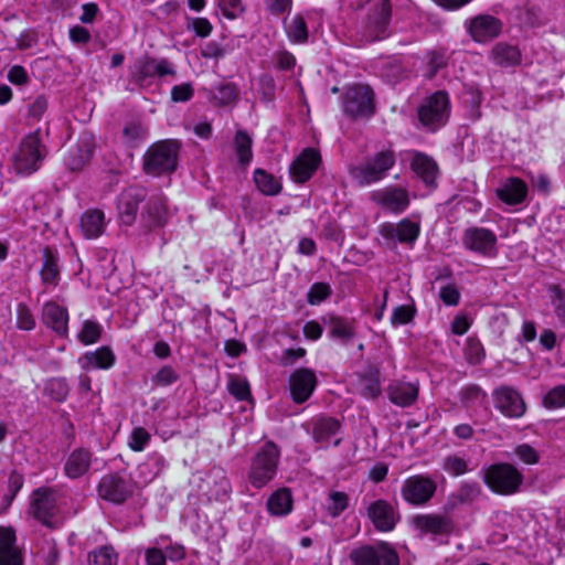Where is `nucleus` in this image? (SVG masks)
Listing matches in <instances>:
<instances>
[{
  "instance_id": "nucleus-40",
  "label": "nucleus",
  "mask_w": 565,
  "mask_h": 565,
  "mask_svg": "<svg viewBox=\"0 0 565 565\" xmlns=\"http://www.w3.org/2000/svg\"><path fill=\"white\" fill-rule=\"evenodd\" d=\"M349 501L345 492L331 491L327 498L326 511L331 518H338L348 509Z\"/></svg>"
},
{
  "instance_id": "nucleus-58",
  "label": "nucleus",
  "mask_w": 565,
  "mask_h": 565,
  "mask_svg": "<svg viewBox=\"0 0 565 565\" xmlns=\"http://www.w3.org/2000/svg\"><path fill=\"white\" fill-rule=\"evenodd\" d=\"M49 102L45 95H38L28 105V116L33 120H41L46 113Z\"/></svg>"
},
{
  "instance_id": "nucleus-14",
  "label": "nucleus",
  "mask_w": 565,
  "mask_h": 565,
  "mask_svg": "<svg viewBox=\"0 0 565 565\" xmlns=\"http://www.w3.org/2000/svg\"><path fill=\"white\" fill-rule=\"evenodd\" d=\"M498 238L489 228L472 226L463 231L462 245L466 249L482 255L494 257L498 253Z\"/></svg>"
},
{
  "instance_id": "nucleus-63",
  "label": "nucleus",
  "mask_w": 565,
  "mask_h": 565,
  "mask_svg": "<svg viewBox=\"0 0 565 565\" xmlns=\"http://www.w3.org/2000/svg\"><path fill=\"white\" fill-rule=\"evenodd\" d=\"M122 134L127 143L136 146V143L143 138L145 129L140 124L130 122L124 128Z\"/></svg>"
},
{
  "instance_id": "nucleus-50",
  "label": "nucleus",
  "mask_w": 565,
  "mask_h": 565,
  "mask_svg": "<svg viewBox=\"0 0 565 565\" xmlns=\"http://www.w3.org/2000/svg\"><path fill=\"white\" fill-rule=\"evenodd\" d=\"M416 315V308L414 305H403L394 308L391 317V323L393 327L407 324L413 321Z\"/></svg>"
},
{
  "instance_id": "nucleus-18",
  "label": "nucleus",
  "mask_w": 565,
  "mask_h": 565,
  "mask_svg": "<svg viewBox=\"0 0 565 565\" xmlns=\"http://www.w3.org/2000/svg\"><path fill=\"white\" fill-rule=\"evenodd\" d=\"M367 518L380 532L393 531L399 521L396 509L386 500L377 499L371 502L366 509Z\"/></svg>"
},
{
  "instance_id": "nucleus-64",
  "label": "nucleus",
  "mask_w": 565,
  "mask_h": 565,
  "mask_svg": "<svg viewBox=\"0 0 565 565\" xmlns=\"http://www.w3.org/2000/svg\"><path fill=\"white\" fill-rule=\"evenodd\" d=\"M0 565H23V556L17 544L0 553Z\"/></svg>"
},
{
  "instance_id": "nucleus-56",
  "label": "nucleus",
  "mask_w": 565,
  "mask_h": 565,
  "mask_svg": "<svg viewBox=\"0 0 565 565\" xmlns=\"http://www.w3.org/2000/svg\"><path fill=\"white\" fill-rule=\"evenodd\" d=\"M17 326L21 330L30 331L35 327V319L25 303H19L17 307Z\"/></svg>"
},
{
  "instance_id": "nucleus-62",
  "label": "nucleus",
  "mask_w": 565,
  "mask_h": 565,
  "mask_svg": "<svg viewBox=\"0 0 565 565\" xmlns=\"http://www.w3.org/2000/svg\"><path fill=\"white\" fill-rule=\"evenodd\" d=\"M179 380V374L169 365L161 367L153 377V382L160 386H168Z\"/></svg>"
},
{
  "instance_id": "nucleus-37",
  "label": "nucleus",
  "mask_w": 565,
  "mask_h": 565,
  "mask_svg": "<svg viewBox=\"0 0 565 565\" xmlns=\"http://www.w3.org/2000/svg\"><path fill=\"white\" fill-rule=\"evenodd\" d=\"M340 423L333 417H319L313 422L312 437L317 443H328L338 433Z\"/></svg>"
},
{
  "instance_id": "nucleus-32",
  "label": "nucleus",
  "mask_w": 565,
  "mask_h": 565,
  "mask_svg": "<svg viewBox=\"0 0 565 565\" xmlns=\"http://www.w3.org/2000/svg\"><path fill=\"white\" fill-rule=\"evenodd\" d=\"M42 268L40 271L42 282L56 286L60 280L58 253L56 249L45 246L42 250Z\"/></svg>"
},
{
  "instance_id": "nucleus-7",
  "label": "nucleus",
  "mask_w": 565,
  "mask_h": 565,
  "mask_svg": "<svg viewBox=\"0 0 565 565\" xmlns=\"http://www.w3.org/2000/svg\"><path fill=\"white\" fill-rule=\"evenodd\" d=\"M373 4L361 25V35L367 42L385 39L392 17L391 0H372Z\"/></svg>"
},
{
  "instance_id": "nucleus-26",
  "label": "nucleus",
  "mask_w": 565,
  "mask_h": 565,
  "mask_svg": "<svg viewBox=\"0 0 565 565\" xmlns=\"http://www.w3.org/2000/svg\"><path fill=\"white\" fill-rule=\"evenodd\" d=\"M43 323L52 329L58 337L68 334V311L55 301H47L42 310Z\"/></svg>"
},
{
  "instance_id": "nucleus-59",
  "label": "nucleus",
  "mask_w": 565,
  "mask_h": 565,
  "mask_svg": "<svg viewBox=\"0 0 565 565\" xmlns=\"http://www.w3.org/2000/svg\"><path fill=\"white\" fill-rule=\"evenodd\" d=\"M544 405L548 408L564 407L565 385H558L552 388L544 397Z\"/></svg>"
},
{
  "instance_id": "nucleus-8",
  "label": "nucleus",
  "mask_w": 565,
  "mask_h": 565,
  "mask_svg": "<svg viewBox=\"0 0 565 565\" xmlns=\"http://www.w3.org/2000/svg\"><path fill=\"white\" fill-rule=\"evenodd\" d=\"M484 483L495 493H515L523 482V475L510 463H493L484 471Z\"/></svg>"
},
{
  "instance_id": "nucleus-4",
  "label": "nucleus",
  "mask_w": 565,
  "mask_h": 565,
  "mask_svg": "<svg viewBox=\"0 0 565 565\" xmlns=\"http://www.w3.org/2000/svg\"><path fill=\"white\" fill-rule=\"evenodd\" d=\"M177 74L173 64L167 58H154L143 55L137 58L129 67V82L139 88H148L156 76L164 77Z\"/></svg>"
},
{
  "instance_id": "nucleus-35",
  "label": "nucleus",
  "mask_w": 565,
  "mask_h": 565,
  "mask_svg": "<svg viewBox=\"0 0 565 565\" xmlns=\"http://www.w3.org/2000/svg\"><path fill=\"white\" fill-rule=\"evenodd\" d=\"M491 60L501 67L515 66L521 62V52L515 45L500 42L492 47Z\"/></svg>"
},
{
  "instance_id": "nucleus-2",
  "label": "nucleus",
  "mask_w": 565,
  "mask_h": 565,
  "mask_svg": "<svg viewBox=\"0 0 565 565\" xmlns=\"http://www.w3.org/2000/svg\"><path fill=\"white\" fill-rule=\"evenodd\" d=\"M280 460V448L271 440L257 449L250 459L247 479L255 489L266 487L277 475Z\"/></svg>"
},
{
  "instance_id": "nucleus-34",
  "label": "nucleus",
  "mask_w": 565,
  "mask_h": 565,
  "mask_svg": "<svg viewBox=\"0 0 565 565\" xmlns=\"http://www.w3.org/2000/svg\"><path fill=\"white\" fill-rule=\"evenodd\" d=\"M294 499L290 489L279 488L267 500V509L271 515L285 516L292 511Z\"/></svg>"
},
{
  "instance_id": "nucleus-55",
  "label": "nucleus",
  "mask_w": 565,
  "mask_h": 565,
  "mask_svg": "<svg viewBox=\"0 0 565 565\" xmlns=\"http://www.w3.org/2000/svg\"><path fill=\"white\" fill-rule=\"evenodd\" d=\"M150 439V434L143 427H136L131 431L128 446L134 451H142Z\"/></svg>"
},
{
  "instance_id": "nucleus-21",
  "label": "nucleus",
  "mask_w": 565,
  "mask_h": 565,
  "mask_svg": "<svg viewBox=\"0 0 565 565\" xmlns=\"http://www.w3.org/2000/svg\"><path fill=\"white\" fill-rule=\"evenodd\" d=\"M420 226L409 218H403L397 224L383 223L380 226V234L385 238L401 244L413 245L418 238Z\"/></svg>"
},
{
  "instance_id": "nucleus-10",
  "label": "nucleus",
  "mask_w": 565,
  "mask_h": 565,
  "mask_svg": "<svg viewBox=\"0 0 565 565\" xmlns=\"http://www.w3.org/2000/svg\"><path fill=\"white\" fill-rule=\"evenodd\" d=\"M135 488L134 480L128 476L109 472L100 478L97 484V493L104 501L119 505L132 497Z\"/></svg>"
},
{
  "instance_id": "nucleus-53",
  "label": "nucleus",
  "mask_w": 565,
  "mask_h": 565,
  "mask_svg": "<svg viewBox=\"0 0 565 565\" xmlns=\"http://www.w3.org/2000/svg\"><path fill=\"white\" fill-rule=\"evenodd\" d=\"M186 22H188L186 29L192 30L195 33V35H198L200 38H207L213 31V25L206 18H203V17L190 18V17H188Z\"/></svg>"
},
{
  "instance_id": "nucleus-1",
  "label": "nucleus",
  "mask_w": 565,
  "mask_h": 565,
  "mask_svg": "<svg viewBox=\"0 0 565 565\" xmlns=\"http://www.w3.org/2000/svg\"><path fill=\"white\" fill-rule=\"evenodd\" d=\"M181 142L177 139H164L152 143L142 157V170L151 177L173 173L179 163Z\"/></svg>"
},
{
  "instance_id": "nucleus-39",
  "label": "nucleus",
  "mask_w": 565,
  "mask_h": 565,
  "mask_svg": "<svg viewBox=\"0 0 565 565\" xmlns=\"http://www.w3.org/2000/svg\"><path fill=\"white\" fill-rule=\"evenodd\" d=\"M234 145L239 163L243 166L248 164L253 158V140L249 135L244 130H238L235 135Z\"/></svg>"
},
{
  "instance_id": "nucleus-13",
  "label": "nucleus",
  "mask_w": 565,
  "mask_h": 565,
  "mask_svg": "<svg viewBox=\"0 0 565 565\" xmlns=\"http://www.w3.org/2000/svg\"><path fill=\"white\" fill-rule=\"evenodd\" d=\"M41 159L39 134H30L21 141L19 150L14 154V170L19 174H31L38 170Z\"/></svg>"
},
{
  "instance_id": "nucleus-45",
  "label": "nucleus",
  "mask_w": 565,
  "mask_h": 565,
  "mask_svg": "<svg viewBox=\"0 0 565 565\" xmlns=\"http://www.w3.org/2000/svg\"><path fill=\"white\" fill-rule=\"evenodd\" d=\"M239 90L234 83H223L218 85L214 93V99L221 106L233 104L238 98Z\"/></svg>"
},
{
  "instance_id": "nucleus-22",
  "label": "nucleus",
  "mask_w": 565,
  "mask_h": 565,
  "mask_svg": "<svg viewBox=\"0 0 565 565\" xmlns=\"http://www.w3.org/2000/svg\"><path fill=\"white\" fill-rule=\"evenodd\" d=\"M503 23L500 19L480 14L469 21L468 32L478 43H486L500 35Z\"/></svg>"
},
{
  "instance_id": "nucleus-43",
  "label": "nucleus",
  "mask_w": 565,
  "mask_h": 565,
  "mask_svg": "<svg viewBox=\"0 0 565 565\" xmlns=\"http://www.w3.org/2000/svg\"><path fill=\"white\" fill-rule=\"evenodd\" d=\"M88 363L99 369H109L115 363V354L108 347H102L95 352L86 354Z\"/></svg>"
},
{
  "instance_id": "nucleus-52",
  "label": "nucleus",
  "mask_w": 565,
  "mask_h": 565,
  "mask_svg": "<svg viewBox=\"0 0 565 565\" xmlns=\"http://www.w3.org/2000/svg\"><path fill=\"white\" fill-rule=\"evenodd\" d=\"M443 468L454 477L461 476L469 470L468 461L457 455L446 457Z\"/></svg>"
},
{
  "instance_id": "nucleus-44",
  "label": "nucleus",
  "mask_w": 565,
  "mask_h": 565,
  "mask_svg": "<svg viewBox=\"0 0 565 565\" xmlns=\"http://www.w3.org/2000/svg\"><path fill=\"white\" fill-rule=\"evenodd\" d=\"M102 326L93 320H85L77 338L81 343L88 345L96 343L102 335Z\"/></svg>"
},
{
  "instance_id": "nucleus-57",
  "label": "nucleus",
  "mask_w": 565,
  "mask_h": 565,
  "mask_svg": "<svg viewBox=\"0 0 565 565\" xmlns=\"http://www.w3.org/2000/svg\"><path fill=\"white\" fill-rule=\"evenodd\" d=\"M58 548L54 541H45L39 552L42 565H56L58 562Z\"/></svg>"
},
{
  "instance_id": "nucleus-38",
  "label": "nucleus",
  "mask_w": 565,
  "mask_h": 565,
  "mask_svg": "<svg viewBox=\"0 0 565 565\" xmlns=\"http://www.w3.org/2000/svg\"><path fill=\"white\" fill-rule=\"evenodd\" d=\"M254 181L259 189L266 195H276L281 190V184L273 174H269L263 169H256L254 172Z\"/></svg>"
},
{
  "instance_id": "nucleus-46",
  "label": "nucleus",
  "mask_w": 565,
  "mask_h": 565,
  "mask_svg": "<svg viewBox=\"0 0 565 565\" xmlns=\"http://www.w3.org/2000/svg\"><path fill=\"white\" fill-rule=\"evenodd\" d=\"M227 390L237 401L252 399L249 383L245 379L231 376L227 384Z\"/></svg>"
},
{
  "instance_id": "nucleus-12",
  "label": "nucleus",
  "mask_w": 565,
  "mask_h": 565,
  "mask_svg": "<svg viewBox=\"0 0 565 565\" xmlns=\"http://www.w3.org/2000/svg\"><path fill=\"white\" fill-rule=\"evenodd\" d=\"M436 490L437 483L429 476L415 475L403 482L401 494L411 505L422 507L431 500Z\"/></svg>"
},
{
  "instance_id": "nucleus-48",
  "label": "nucleus",
  "mask_w": 565,
  "mask_h": 565,
  "mask_svg": "<svg viewBox=\"0 0 565 565\" xmlns=\"http://www.w3.org/2000/svg\"><path fill=\"white\" fill-rule=\"evenodd\" d=\"M287 33L290 41L296 43H305L308 40V28L302 15L297 14L294 17Z\"/></svg>"
},
{
  "instance_id": "nucleus-42",
  "label": "nucleus",
  "mask_w": 565,
  "mask_h": 565,
  "mask_svg": "<svg viewBox=\"0 0 565 565\" xmlns=\"http://www.w3.org/2000/svg\"><path fill=\"white\" fill-rule=\"evenodd\" d=\"M44 392L56 402H64L70 394V386L65 379L54 377L46 382Z\"/></svg>"
},
{
  "instance_id": "nucleus-16",
  "label": "nucleus",
  "mask_w": 565,
  "mask_h": 565,
  "mask_svg": "<svg viewBox=\"0 0 565 565\" xmlns=\"http://www.w3.org/2000/svg\"><path fill=\"white\" fill-rule=\"evenodd\" d=\"M146 196V189L138 185L129 186L120 193L117 200V210L121 224L131 226L135 223L139 204L145 201Z\"/></svg>"
},
{
  "instance_id": "nucleus-51",
  "label": "nucleus",
  "mask_w": 565,
  "mask_h": 565,
  "mask_svg": "<svg viewBox=\"0 0 565 565\" xmlns=\"http://www.w3.org/2000/svg\"><path fill=\"white\" fill-rule=\"evenodd\" d=\"M331 292L332 291L329 284L316 282L310 287L307 294V301L312 306L319 305L320 302L329 298Z\"/></svg>"
},
{
  "instance_id": "nucleus-25",
  "label": "nucleus",
  "mask_w": 565,
  "mask_h": 565,
  "mask_svg": "<svg viewBox=\"0 0 565 565\" xmlns=\"http://www.w3.org/2000/svg\"><path fill=\"white\" fill-rule=\"evenodd\" d=\"M322 323L328 328L330 338L338 339L344 344L351 342L356 334L354 319L329 313L322 317Z\"/></svg>"
},
{
  "instance_id": "nucleus-27",
  "label": "nucleus",
  "mask_w": 565,
  "mask_h": 565,
  "mask_svg": "<svg viewBox=\"0 0 565 565\" xmlns=\"http://www.w3.org/2000/svg\"><path fill=\"white\" fill-rule=\"evenodd\" d=\"M93 452L83 447L75 448L66 458L64 473L70 479H78L85 476L90 469Z\"/></svg>"
},
{
  "instance_id": "nucleus-61",
  "label": "nucleus",
  "mask_w": 565,
  "mask_h": 565,
  "mask_svg": "<svg viewBox=\"0 0 565 565\" xmlns=\"http://www.w3.org/2000/svg\"><path fill=\"white\" fill-rule=\"evenodd\" d=\"M194 95V88L191 83H182L171 88V100L174 103H184Z\"/></svg>"
},
{
  "instance_id": "nucleus-15",
  "label": "nucleus",
  "mask_w": 565,
  "mask_h": 565,
  "mask_svg": "<svg viewBox=\"0 0 565 565\" xmlns=\"http://www.w3.org/2000/svg\"><path fill=\"white\" fill-rule=\"evenodd\" d=\"M288 385L294 403L303 404L313 394L318 379L311 369L299 367L290 374Z\"/></svg>"
},
{
  "instance_id": "nucleus-49",
  "label": "nucleus",
  "mask_w": 565,
  "mask_h": 565,
  "mask_svg": "<svg viewBox=\"0 0 565 565\" xmlns=\"http://www.w3.org/2000/svg\"><path fill=\"white\" fill-rule=\"evenodd\" d=\"M547 291L551 295L556 317L565 318V289L557 284H551L547 286Z\"/></svg>"
},
{
  "instance_id": "nucleus-28",
  "label": "nucleus",
  "mask_w": 565,
  "mask_h": 565,
  "mask_svg": "<svg viewBox=\"0 0 565 565\" xmlns=\"http://www.w3.org/2000/svg\"><path fill=\"white\" fill-rule=\"evenodd\" d=\"M419 386L417 383L392 381L387 386L390 401L399 407L412 406L418 397Z\"/></svg>"
},
{
  "instance_id": "nucleus-29",
  "label": "nucleus",
  "mask_w": 565,
  "mask_h": 565,
  "mask_svg": "<svg viewBox=\"0 0 565 565\" xmlns=\"http://www.w3.org/2000/svg\"><path fill=\"white\" fill-rule=\"evenodd\" d=\"M497 196L508 205L522 204L527 196V184L518 177H510L497 189Z\"/></svg>"
},
{
  "instance_id": "nucleus-20",
  "label": "nucleus",
  "mask_w": 565,
  "mask_h": 565,
  "mask_svg": "<svg viewBox=\"0 0 565 565\" xmlns=\"http://www.w3.org/2000/svg\"><path fill=\"white\" fill-rule=\"evenodd\" d=\"M321 163V154L315 148H306L290 164L289 173L296 183L311 179Z\"/></svg>"
},
{
  "instance_id": "nucleus-17",
  "label": "nucleus",
  "mask_w": 565,
  "mask_h": 565,
  "mask_svg": "<svg viewBox=\"0 0 565 565\" xmlns=\"http://www.w3.org/2000/svg\"><path fill=\"white\" fill-rule=\"evenodd\" d=\"M371 200L395 214L403 213L409 205L408 191L398 185L386 186L372 192Z\"/></svg>"
},
{
  "instance_id": "nucleus-5",
  "label": "nucleus",
  "mask_w": 565,
  "mask_h": 565,
  "mask_svg": "<svg viewBox=\"0 0 565 565\" xmlns=\"http://www.w3.org/2000/svg\"><path fill=\"white\" fill-rule=\"evenodd\" d=\"M342 106L351 119L370 118L375 113V94L369 85L353 84L345 88Z\"/></svg>"
},
{
  "instance_id": "nucleus-54",
  "label": "nucleus",
  "mask_w": 565,
  "mask_h": 565,
  "mask_svg": "<svg viewBox=\"0 0 565 565\" xmlns=\"http://www.w3.org/2000/svg\"><path fill=\"white\" fill-rule=\"evenodd\" d=\"M217 4L223 15L230 20H234L245 12L242 0H218Z\"/></svg>"
},
{
  "instance_id": "nucleus-47",
  "label": "nucleus",
  "mask_w": 565,
  "mask_h": 565,
  "mask_svg": "<svg viewBox=\"0 0 565 565\" xmlns=\"http://www.w3.org/2000/svg\"><path fill=\"white\" fill-rule=\"evenodd\" d=\"M465 356L469 364H480L486 356L482 343L476 338H468L465 347Z\"/></svg>"
},
{
  "instance_id": "nucleus-19",
  "label": "nucleus",
  "mask_w": 565,
  "mask_h": 565,
  "mask_svg": "<svg viewBox=\"0 0 565 565\" xmlns=\"http://www.w3.org/2000/svg\"><path fill=\"white\" fill-rule=\"evenodd\" d=\"M494 406L507 417L519 418L526 406L521 394L513 387L502 385L493 391Z\"/></svg>"
},
{
  "instance_id": "nucleus-11",
  "label": "nucleus",
  "mask_w": 565,
  "mask_h": 565,
  "mask_svg": "<svg viewBox=\"0 0 565 565\" xmlns=\"http://www.w3.org/2000/svg\"><path fill=\"white\" fill-rule=\"evenodd\" d=\"M350 559L353 565H399L397 552L387 542L354 548Z\"/></svg>"
},
{
  "instance_id": "nucleus-23",
  "label": "nucleus",
  "mask_w": 565,
  "mask_h": 565,
  "mask_svg": "<svg viewBox=\"0 0 565 565\" xmlns=\"http://www.w3.org/2000/svg\"><path fill=\"white\" fill-rule=\"evenodd\" d=\"M413 524L433 535H450L456 530L455 521L447 514H418L414 516Z\"/></svg>"
},
{
  "instance_id": "nucleus-33",
  "label": "nucleus",
  "mask_w": 565,
  "mask_h": 565,
  "mask_svg": "<svg viewBox=\"0 0 565 565\" xmlns=\"http://www.w3.org/2000/svg\"><path fill=\"white\" fill-rule=\"evenodd\" d=\"M481 493V487L477 482H463L459 489L451 493L445 504L447 512L454 511L458 504H469L476 501Z\"/></svg>"
},
{
  "instance_id": "nucleus-31",
  "label": "nucleus",
  "mask_w": 565,
  "mask_h": 565,
  "mask_svg": "<svg viewBox=\"0 0 565 565\" xmlns=\"http://www.w3.org/2000/svg\"><path fill=\"white\" fill-rule=\"evenodd\" d=\"M411 168L427 186L436 185L438 166L433 158L422 152H415Z\"/></svg>"
},
{
  "instance_id": "nucleus-36",
  "label": "nucleus",
  "mask_w": 565,
  "mask_h": 565,
  "mask_svg": "<svg viewBox=\"0 0 565 565\" xmlns=\"http://www.w3.org/2000/svg\"><path fill=\"white\" fill-rule=\"evenodd\" d=\"M81 227L87 238H96L105 230V214L98 209L87 210L81 217Z\"/></svg>"
},
{
  "instance_id": "nucleus-6",
  "label": "nucleus",
  "mask_w": 565,
  "mask_h": 565,
  "mask_svg": "<svg viewBox=\"0 0 565 565\" xmlns=\"http://www.w3.org/2000/svg\"><path fill=\"white\" fill-rule=\"evenodd\" d=\"M450 115V99L445 90L435 92L418 108V119L429 131L444 127Z\"/></svg>"
},
{
  "instance_id": "nucleus-9",
  "label": "nucleus",
  "mask_w": 565,
  "mask_h": 565,
  "mask_svg": "<svg viewBox=\"0 0 565 565\" xmlns=\"http://www.w3.org/2000/svg\"><path fill=\"white\" fill-rule=\"evenodd\" d=\"M57 497L52 488L41 487L32 492L30 513L50 529H57L61 522L57 520Z\"/></svg>"
},
{
  "instance_id": "nucleus-3",
  "label": "nucleus",
  "mask_w": 565,
  "mask_h": 565,
  "mask_svg": "<svg viewBox=\"0 0 565 565\" xmlns=\"http://www.w3.org/2000/svg\"><path fill=\"white\" fill-rule=\"evenodd\" d=\"M396 161L395 152L385 149L367 158L364 162L349 169L351 178L361 186L383 180Z\"/></svg>"
},
{
  "instance_id": "nucleus-30",
  "label": "nucleus",
  "mask_w": 565,
  "mask_h": 565,
  "mask_svg": "<svg viewBox=\"0 0 565 565\" xmlns=\"http://www.w3.org/2000/svg\"><path fill=\"white\" fill-rule=\"evenodd\" d=\"M356 375L358 390L364 398L375 399L381 395V372L376 365H367Z\"/></svg>"
},
{
  "instance_id": "nucleus-60",
  "label": "nucleus",
  "mask_w": 565,
  "mask_h": 565,
  "mask_svg": "<svg viewBox=\"0 0 565 565\" xmlns=\"http://www.w3.org/2000/svg\"><path fill=\"white\" fill-rule=\"evenodd\" d=\"M460 399L465 404H472L480 399L486 398V393L477 384H470L460 390Z\"/></svg>"
},
{
  "instance_id": "nucleus-24",
  "label": "nucleus",
  "mask_w": 565,
  "mask_h": 565,
  "mask_svg": "<svg viewBox=\"0 0 565 565\" xmlns=\"http://www.w3.org/2000/svg\"><path fill=\"white\" fill-rule=\"evenodd\" d=\"M168 221V207L166 198L162 194L152 195L145 205L141 212V223L151 231L157 227H162Z\"/></svg>"
},
{
  "instance_id": "nucleus-41",
  "label": "nucleus",
  "mask_w": 565,
  "mask_h": 565,
  "mask_svg": "<svg viewBox=\"0 0 565 565\" xmlns=\"http://www.w3.org/2000/svg\"><path fill=\"white\" fill-rule=\"evenodd\" d=\"M118 554L113 546L105 545L88 554L89 565H117Z\"/></svg>"
}]
</instances>
